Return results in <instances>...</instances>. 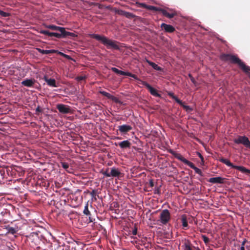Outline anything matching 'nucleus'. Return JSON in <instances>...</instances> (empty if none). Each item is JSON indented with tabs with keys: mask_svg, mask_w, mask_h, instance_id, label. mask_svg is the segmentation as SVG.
<instances>
[{
	"mask_svg": "<svg viewBox=\"0 0 250 250\" xmlns=\"http://www.w3.org/2000/svg\"><path fill=\"white\" fill-rule=\"evenodd\" d=\"M149 184L150 187L152 188L154 186V183L152 180H150L149 182Z\"/></svg>",
	"mask_w": 250,
	"mask_h": 250,
	"instance_id": "4c0bfd02",
	"label": "nucleus"
},
{
	"mask_svg": "<svg viewBox=\"0 0 250 250\" xmlns=\"http://www.w3.org/2000/svg\"><path fill=\"white\" fill-rule=\"evenodd\" d=\"M125 75V76H129V77H131L134 78V79L136 80L140 83H141V81H142L140 80L139 79H138V77L135 75L133 74H132V73H131L130 72H126Z\"/></svg>",
	"mask_w": 250,
	"mask_h": 250,
	"instance_id": "393cba45",
	"label": "nucleus"
},
{
	"mask_svg": "<svg viewBox=\"0 0 250 250\" xmlns=\"http://www.w3.org/2000/svg\"><path fill=\"white\" fill-rule=\"evenodd\" d=\"M189 77L190 78V79H191V81H192V82L194 83H195V80L194 79V78L191 76L190 74H189Z\"/></svg>",
	"mask_w": 250,
	"mask_h": 250,
	"instance_id": "58836bf2",
	"label": "nucleus"
},
{
	"mask_svg": "<svg viewBox=\"0 0 250 250\" xmlns=\"http://www.w3.org/2000/svg\"><path fill=\"white\" fill-rule=\"evenodd\" d=\"M223 178L221 177L210 178L208 181L211 183H222L223 182Z\"/></svg>",
	"mask_w": 250,
	"mask_h": 250,
	"instance_id": "f3484780",
	"label": "nucleus"
},
{
	"mask_svg": "<svg viewBox=\"0 0 250 250\" xmlns=\"http://www.w3.org/2000/svg\"><path fill=\"white\" fill-rule=\"evenodd\" d=\"M57 109L60 112L66 114L70 112V108L67 105H64L62 104H59L57 105Z\"/></svg>",
	"mask_w": 250,
	"mask_h": 250,
	"instance_id": "6e6552de",
	"label": "nucleus"
},
{
	"mask_svg": "<svg viewBox=\"0 0 250 250\" xmlns=\"http://www.w3.org/2000/svg\"><path fill=\"white\" fill-rule=\"evenodd\" d=\"M161 27L163 28L166 32L172 33L174 31V28L171 25L167 24L165 23H163Z\"/></svg>",
	"mask_w": 250,
	"mask_h": 250,
	"instance_id": "4468645a",
	"label": "nucleus"
},
{
	"mask_svg": "<svg viewBox=\"0 0 250 250\" xmlns=\"http://www.w3.org/2000/svg\"><path fill=\"white\" fill-rule=\"evenodd\" d=\"M35 81L33 79H26L21 82V84L26 87H33Z\"/></svg>",
	"mask_w": 250,
	"mask_h": 250,
	"instance_id": "ddd939ff",
	"label": "nucleus"
},
{
	"mask_svg": "<svg viewBox=\"0 0 250 250\" xmlns=\"http://www.w3.org/2000/svg\"><path fill=\"white\" fill-rule=\"evenodd\" d=\"M132 129L131 126L128 125H123L118 126V129L122 133H126Z\"/></svg>",
	"mask_w": 250,
	"mask_h": 250,
	"instance_id": "9d476101",
	"label": "nucleus"
},
{
	"mask_svg": "<svg viewBox=\"0 0 250 250\" xmlns=\"http://www.w3.org/2000/svg\"><path fill=\"white\" fill-rule=\"evenodd\" d=\"M170 219V215L168 210H163L160 215V221L162 224H167Z\"/></svg>",
	"mask_w": 250,
	"mask_h": 250,
	"instance_id": "20e7f679",
	"label": "nucleus"
},
{
	"mask_svg": "<svg viewBox=\"0 0 250 250\" xmlns=\"http://www.w3.org/2000/svg\"><path fill=\"white\" fill-rule=\"evenodd\" d=\"M96 191L95 190H93L90 193V194L92 198H94L96 200Z\"/></svg>",
	"mask_w": 250,
	"mask_h": 250,
	"instance_id": "473e14b6",
	"label": "nucleus"
},
{
	"mask_svg": "<svg viewBox=\"0 0 250 250\" xmlns=\"http://www.w3.org/2000/svg\"><path fill=\"white\" fill-rule=\"evenodd\" d=\"M44 80L47 83V84L50 86L56 87L57 85L56 83V81L54 79H48L46 76L44 77Z\"/></svg>",
	"mask_w": 250,
	"mask_h": 250,
	"instance_id": "2eb2a0df",
	"label": "nucleus"
},
{
	"mask_svg": "<svg viewBox=\"0 0 250 250\" xmlns=\"http://www.w3.org/2000/svg\"><path fill=\"white\" fill-rule=\"evenodd\" d=\"M111 70L113 72L116 73V74H119V75H125V72H125V71L119 70L118 69H117L116 67H112L111 68Z\"/></svg>",
	"mask_w": 250,
	"mask_h": 250,
	"instance_id": "b1692460",
	"label": "nucleus"
},
{
	"mask_svg": "<svg viewBox=\"0 0 250 250\" xmlns=\"http://www.w3.org/2000/svg\"><path fill=\"white\" fill-rule=\"evenodd\" d=\"M138 4L140 5V6L141 7H143V8H146L147 9H149V10H154V11H160V8H158L156 7H155L154 6H152V5H147L145 3H138Z\"/></svg>",
	"mask_w": 250,
	"mask_h": 250,
	"instance_id": "dca6fc26",
	"label": "nucleus"
},
{
	"mask_svg": "<svg viewBox=\"0 0 250 250\" xmlns=\"http://www.w3.org/2000/svg\"><path fill=\"white\" fill-rule=\"evenodd\" d=\"M243 168L245 169L244 171H240L242 173H250V170L247 169L245 167H243Z\"/></svg>",
	"mask_w": 250,
	"mask_h": 250,
	"instance_id": "c9c22d12",
	"label": "nucleus"
},
{
	"mask_svg": "<svg viewBox=\"0 0 250 250\" xmlns=\"http://www.w3.org/2000/svg\"><path fill=\"white\" fill-rule=\"evenodd\" d=\"M181 221L183 228H187L188 226L187 220L185 215H182L181 218Z\"/></svg>",
	"mask_w": 250,
	"mask_h": 250,
	"instance_id": "5701e85b",
	"label": "nucleus"
},
{
	"mask_svg": "<svg viewBox=\"0 0 250 250\" xmlns=\"http://www.w3.org/2000/svg\"><path fill=\"white\" fill-rule=\"evenodd\" d=\"M234 142L237 144H243L246 147L250 148V141L248 138L245 136H239L234 140Z\"/></svg>",
	"mask_w": 250,
	"mask_h": 250,
	"instance_id": "39448f33",
	"label": "nucleus"
},
{
	"mask_svg": "<svg viewBox=\"0 0 250 250\" xmlns=\"http://www.w3.org/2000/svg\"><path fill=\"white\" fill-rule=\"evenodd\" d=\"M49 50H42V53H48L49 52Z\"/></svg>",
	"mask_w": 250,
	"mask_h": 250,
	"instance_id": "37998d69",
	"label": "nucleus"
},
{
	"mask_svg": "<svg viewBox=\"0 0 250 250\" xmlns=\"http://www.w3.org/2000/svg\"><path fill=\"white\" fill-rule=\"evenodd\" d=\"M89 218L90 221V222H92V220L91 219V218H90V217H89Z\"/></svg>",
	"mask_w": 250,
	"mask_h": 250,
	"instance_id": "49530a36",
	"label": "nucleus"
},
{
	"mask_svg": "<svg viewBox=\"0 0 250 250\" xmlns=\"http://www.w3.org/2000/svg\"><path fill=\"white\" fill-rule=\"evenodd\" d=\"M40 33L43 35H48V36L52 37L54 36L57 38H62V35L60 33L55 32H50L47 30H42L40 31Z\"/></svg>",
	"mask_w": 250,
	"mask_h": 250,
	"instance_id": "1a4fd4ad",
	"label": "nucleus"
},
{
	"mask_svg": "<svg viewBox=\"0 0 250 250\" xmlns=\"http://www.w3.org/2000/svg\"><path fill=\"white\" fill-rule=\"evenodd\" d=\"M195 172V173L198 174L199 175L202 176V172L201 169L195 167L193 169Z\"/></svg>",
	"mask_w": 250,
	"mask_h": 250,
	"instance_id": "c85d7f7f",
	"label": "nucleus"
},
{
	"mask_svg": "<svg viewBox=\"0 0 250 250\" xmlns=\"http://www.w3.org/2000/svg\"><path fill=\"white\" fill-rule=\"evenodd\" d=\"M91 36L96 40L101 42L103 44L105 45L108 49H118L119 46L117 42L113 41L105 36H101L98 34H91Z\"/></svg>",
	"mask_w": 250,
	"mask_h": 250,
	"instance_id": "f03ea898",
	"label": "nucleus"
},
{
	"mask_svg": "<svg viewBox=\"0 0 250 250\" xmlns=\"http://www.w3.org/2000/svg\"><path fill=\"white\" fill-rule=\"evenodd\" d=\"M184 250H193L189 241L186 242L183 246Z\"/></svg>",
	"mask_w": 250,
	"mask_h": 250,
	"instance_id": "4be33fe9",
	"label": "nucleus"
},
{
	"mask_svg": "<svg viewBox=\"0 0 250 250\" xmlns=\"http://www.w3.org/2000/svg\"><path fill=\"white\" fill-rule=\"evenodd\" d=\"M240 250H245V247L241 246L240 248Z\"/></svg>",
	"mask_w": 250,
	"mask_h": 250,
	"instance_id": "a18cd8bd",
	"label": "nucleus"
},
{
	"mask_svg": "<svg viewBox=\"0 0 250 250\" xmlns=\"http://www.w3.org/2000/svg\"><path fill=\"white\" fill-rule=\"evenodd\" d=\"M6 229L7 230V232L11 234H14L18 231L17 229L13 227H8Z\"/></svg>",
	"mask_w": 250,
	"mask_h": 250,
	"instance_id": "412c9836",
	"label": "nucleus"
},
{
	"mask_svg": "<svg viewBox=\"0 0 250 250\" xmlns=\"http://www.w3.org/2000/svg\"><path fill=\"white\" fill-rule=\"evenodd\" d=\"M137 228H135L133 229V230L132 231V233L133 235H135L137 234Z\"/></svg>",
	"mask_w": 250,
	"mask_h": 250,
	"instance_id": "e433bc0d",
	"label": "nucleus"
},
{
	"mask_svg": "<svg viewBox=\"0 0 250 250\" xmlns=\"http://www.w3.org/2000/svg\"><path fill=\"white\" fill-rule=\"evenodd\" d=\"M83 79H84V77H82V76L78 77L77 78V80L78 81H82V80H83Z\"/></svg>",
	"mask_w": 250,
	"mask_h": 250,
	"instance_id": "ea45409f",
	"label": "nucleus"
},
{
	"mask_svg": "<svg viewBox=\"0 0 250 250\" xmlns=\"http://www.w3.org/2000/svg\"><path fill=\"white\" fill-rule=\"evenodd\" d=\"M61 165H62V167L65 169H67L68 167H69V165L68 163H65V162H62L61 163Z\"/></svg>",
	"mask_w": 250,
	"mask_h": 250,
	"instance_id": "c756f323",
	"label": "nucleus"
},
{
	"mask_svg": "<svg viewBox=\"0 0 250 250\" xmlns=\"http://www.w3.org/2000/svg\"><path fill=\"white\" fill-rule=\"evenodd\" d=\"M173 99L178 104H180V105L183 104L182 102L180 100H179L177 97L174 96Z\"/></svg>",
	"mask_w": 250,
	"mask_h": 250,
	"instance_id": "72a5a7b5",
	"label": "nucleus"
},
{
	"mask_svg": "<svg viewBox=\"0 0 250 250\" xmlns=\"http://www.w3.org/2000/svg\"><path fill=\"white\" fill-rule=\"evenodd\" d=\"M141 83L145 86L149 90L151 95L155 97H160V94L158 93L156 89L152 87L149 84L145 81H141Z\"/></svg>",
	"mask_w": 250,
	"mask_h": 250,
	"instance_id": "0eeeda50",
	"label": "nucleus"
},
{
	"mask_svg": "<svg viewBox=\"0 0 250 250\" xmlns=\"http://www.w3.org/2000/svg\"><path fill=\"white\" fill-rule=\"evenodd\" d=\"M179 160H180L181 161L183 162L185 164H187L188 161V160H187L186 158H185L183 156H180L178 158Z\"/></svg>",
	"mask_w": 250,
	"mask_h": 250,
	"instance_id": "7c9ffc66",
	"label": "nucleus"
},
{
	"mask_svg": "<svg viewBox=\"0 0 250 250\" xmlns=\"http://www.w3.org/2000/svg\"><path fill=\"white\" fill-rule=\"evenodd\" d=\"M247 242V240L246 239H245L243 242H242V244H241V246H243V247H245V244L246 243V242Z\"/></svg>",
	"mask_w": 250,
	"mask_h": 250,
	"instance_id": "a19ab883",
	"label": "nucleus"
},
{
	"mask_svg": "<svg viewBox=\"0 0 250 250\" xmlns=\"http://www.w3.org/2000/svg\"><path fill=\"white\" fill-rule=\"evenodd\" d=\"M196 249L197 250H200L199 248H196Z\"/></svg>",
	"mask_w": 250,
	"mask_h": 250,
	"instance_id": "09e8293b",
	"label": "nucleus"
},
{
	"mask_svg": "<svg viewBox=\"0 0 250 250\" xmlns=\"http://www.w3.org/2000/svg\"><path fill=\"white\" fill-rule=\"evenodd\" d=\"M187 165H188V166H189L190 168H192L193 169L194 168V167H195V166H194V165L191 162L188 161L187 164Z\"/></svg>",
	"mask_w": 250,
	"mask_h": 250,
	"instance_id": "2f4dec72",
	"label": "nucleus"
},
{
	"mask_svg": "<svg viewBox=\"0 0 250 250\" xmlns=\"http://www.w3.org/2000/svg\"><path fill=\"white\" fill-rule=\"evenodd\" d=\"M249 76L250 78V73L249 74Z\"/></svg>",
	"mask_w": 250,
	"mask_h": 250,
	"instance_id": "8fccbe9b",
	"label": "nucleus"
},
{
	"mask_svg": "<svg viewBox=\"0 0 250 250\" xmlns=\"http://www.w3.org/2000/svg\"><path fill=\"white\" fill-rule=\"evenodd\" d=\"M184 107H185V108H188V106H185Z\"/></svg>",
	"mask_w": 250,
	"mask_h": 250,
	"instance_id": "de8ad7c7",
	"label": "nucleus"
},
{
	"mask_svg": "<svg viewBox=\"0 0 250 250\" xmlns=\"http://www.w3.org/2000/svg\"><path fill=\"white\" fill-rule=\"evenodd\" d=\"M146 62L148 63V64L150 65L151 66H152V67L155 70H158V71H160V70H161V68L157 64L148 60H146Z\"/></svg>",
	"mask_w": 250,
	"mask_h": 250,
	"instance_id": "6ab92c4d",
	"label": "nucleus"
},
{
	"mask_svg": "<svg viewBox=\"0 0 250 250\" xmlns=\"http://www.w3.org/2000/svg\"><path fill=\"white\" fill-rule=\"evenodd\" d=\"M36 111H37V112H39V111H41L39 107H38L36 108Z\"/></svg>",
	"mask_w": 250,
	"mask_h": 250,
	"instance_id": "c03bdc74",
	"label": "nucleus"
},
{
	"mask_svg": "<svg viewBox=\"0 0 250 250\" xmlns=\"http://www.w3.org/2000/svg\"><path fill=\"white\" fill-rule=\"evenodd\" d=\"M220 161L226 165L227 166L235 168L239 171H244L245 170V169L243 168L242 166L234 165L228 159L222 158L220 159Z\"/></svg>",
	"mask_w": 250,
	"mask_h": 250,
	"instance_id": "423d86ee",
	"label": "nucleus"
},
{
	"mask_svg": "<svg viewBox=\"0 0 250 250\" xmlns=\"http://www.w3.org/2000/svg\"><path fill=\"white\" fill-rule=\"evenodd\" d=\"M0 15L2 17H7L9 16V14L0 9Z\"/></svg>",
	"mask_w": 250,
	"mask_h": 250,
	"instance_id": "cd10ccee",
	"label": "nucleus"
},
{
	"mask_svg": "<svg viewBox=\"0 0 250 250\" xmlns=\"http://www.w3.org/2000/svg\"><path fill=\"white\" fill-rule=\"evenodd\" d=\"M199 156L200 158V159H201L202 162H203L204 158L200 153H199Z\"/></svg>",
	"mask_w": 250,
	"mask_h": 250,
	"instance_id": "79ce46f5",
	"label": "nucleus"
},
{
	"mask_svg": "<svg viewBox=\"0 0 250 250\" xmlns=\"http://www.w3.org/2000/svg\"><path fill=\"white\" fill-rule=\"evenodd\" d=\"M202 238L204 243L206 244H208L209 243V240L208 238V237H207L206 235H202Z\"/></svg>",
	"mask_w": 250,
	"mask_h": 250,
	"instance_id": "bb28decb",
	"label": "nucleus"
},
{
	"mask_svg": "<svg viewBox=\"0 0 250 250\" xmlns=\"http://www.w3.org/2000/svg\"><path fill=\"white\" fill-rule=\"evenodd\" d=\"M120 174H121V173L118 170V169H117L115 167L111 168V171H110L111 176L118 177Z\"/></svg>",
	"mask_w": 250,
	"mask_h": 250,
	"instance_id": "a211bd4d",
	"label": "nucleus"
},
{
	"mask_svg": "<svg viewBox=\"0 0 250 250\" xmlns=\"http://www.w3.org/2000/svg\"><path fill=\"white\" fill-rule=\"evenodd\" d=\"M160 11L164 16L170 19L173 18L175 15V13H169L166 10L162 9H160Z\"/></svg>",
	"mask_w": 250,
	"mask_h": 250,
	"instance_id": "aec40b11",
	"label": "nucleus"
},
{
	"mask_svg": "<svg viewBox=\"0 0 250 250\" xmlns=\"http://www.w3.org/2000/svg\"><path fill=\"white\" fill-rule=\"evenodd\" d=\"M115 145H118L122 149H125L129 148L131 146V143L128 140H125L118 144L115 143Z\"/></svg>",
	"mask_w": 250,
	"mask_h": 250,
	"instance_id": "f8f14e48",
	"label": "nucleus"
},
{
	"mask_svg": "<svg viewBox=\"0 0 250 250\" xmlns=\"http://www.w3.org/2000/svg\"><path fill=\"white\" fill-rule=\"evenodd\" d=\"M83 213L84 214L86 215H90V211L88 210V205L87 204H86L84 206V210H83Z\"/></svg>",
	"mask_w": 250,
	"mask_h": 250,
	"instance_id": "a878e982",
	"label": "nucleus"
},
{
	"mask_svg": "<svg viewBox=\"0 0 250 250\" xmlns=\"http://www.w3.org/2000/svg\"><path fill=\"white\" fill-rule=\"evenodd\" d=\"M221 59L223 60L230 61L234 63H237L239 67L245 72L250 71V67L245 64L236 56L229 54H223L221 56Z\"/></svg>",
	"mask_w": 250,
	"mask_h": 250,
	"instance_id": "f257e3e1",
	"label": "nucleus"
},
{
	"mask_svg": "<svg viewBox=\"0 0 250 250\" xmlns=\"http://www.w3.org/2000/svg\"><path fill=\"white\" fill-rule=\"evenodd\" d=\"M103 174L106 177H111L110 172H108L107 171H104Z\"/></svg>",
	"mask_w": 250,
	"mask_h": 250,
	"instance_id": "f704fd0d",
	"label": "nucleus"
},
{
	"mask_svg": "<svg viewBox=\"0 0 250 250\" xmlns=\"http://www.w3.org/2000/svg\"><path fill=\"white\" fill-rule=\"evenodd\" d=\"M46 27L52 30L59 31L61 32L60 34L62 35V38H65L68 36L72 37H74L75 36V34L73 33L66 31L64 27L57 26L54 25H49L46 26Z\"/></svg>",
	"mask_w": 250,
	"mask_h": 250,
	"instance_id": "7ed1b4c3",
	"label": "nucleus"
},
{
	"mask_svg": "<svg viewBox=\"0 0 250 250\" xmlns=\"http://www.w3.org/2000/svg\"><path fill=\"white\" fill-rule=\"evenodd\" d=\"M99 92L102 94L103 95L105 96L106 97H107L108 99H111L113 101L116 102V103H119L120 101L119 100V99L113 96V95H112L111 94H110V93H107L104 91H103V90H100L99 91Z\"/></svg>",
	"mask_w": 250,
	"mask_h": 250,
	"instance_id": "9b49d317",
	"label": "nucleus"
}]
</instances>
